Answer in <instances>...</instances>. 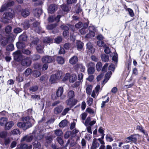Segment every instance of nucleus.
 Wrapping results in <instances>:
<instances>
[{"instance_id":"nucleus-57","label":"nucleus","mask_w":149,"mask_h":149,"mask_svg":"<svg viewBox=\"0 0 149 149\" xmlns=\"http://www.w3.org/2000/svg\"><path fill=\"white\" fill-rule=\"evenodd\" d=\"M12 133L13 134L19 135L20 132L18 129H15L12 131Z\"/></svg>"},{"instance_id":"nucleus-18","label":"nucleus","mask_w":149,"mask_h":149,"mask_svg":"<svg viewBox=\"0 0 149 149\" xmlns=\"http://www.w3.org/2000/svg\"><path fill=\"white\" fill-rule=\"evenodd\" d=\"M87 49L88 50V52L91 53H93L95 51V49L93 47L92 44L90 42H88L86 44Z\"/></svg>"},{"instance_id":"nucleus-3","label":"nucleus","mask_w":149,"mask_h":149,"mask_svg":"<svg viewBox=\"0 0 149 149\" xmlns=\"http://www.w3.org/2000/svg\"><path fill=\"white\" fill-rule=\"evenodd\" d=\"M88 29L89 32L86 36V37L88 38L93 37L95 35V32L96 31L95 28L93 26L91 25L88 27Z\"/></svg>"},{"instance_id":"nucleus-5","label":"nucleus","mask_w":149,"mask_h":149,"mask_svg":"<svg viewBox=\"0 0 149 149\" xmlns=\"http://www.w3.org/2000/svg\"><path fill=\"white\" fill-rule=\"evenodd\" d=\"M87 66L88 67V73L91 74H93L95 72V64L92 62L89 63H87Z\"/></svg>"},{"instance_id":"nucleus-58","label":"nucleus","mask_w":149,"mask_h":149,"mask_svg":"<svg viewBox=\"0 0 149 149\" xmlns=\"http://www.w3.org/2000/svg\"><path fill=\"white\" fill-rule=\"evenodd\" d=\"M40 57V56L37 54L33 55L32 56V58L33 60H38Z\"/></svg>"},{"instance_id":"nucleus-53","label":"nucleus","mask_w":149,"mask_h":149,"mask_svg":"<svg viewBox=\"0 0 149 149\" xmlns=\"http://www.w3.org/2000/svg\"><path fill=\"white\" fill-rule=\"evenodd\" d=\"M99 92L95 90H93L91 94V96L94 98H96V97L98 95Z\"/></svg>"},{"instance_id":"nucleus-13","label":"nucleus","mask_w":149,"mask_h":149,"mask_svg":"<svg viewBox=\"0 0 149 149\" xmlns=\"http://www.w3.org/2000/svg\"><path fill=\"white\" fill-rule=\"evenodd\" d=\"M11 141L10 138L9 137L6 138L4 139V141L1 139H0V143L2 146H7L9 144Z\"/></svg>"},{"instance_id":"nucleus-6","label":"nucleus","mask_w":149,"mask_h":149,"mask_svg":"<svg viewBox=\"0 0 149 149\" xmlns=\"http://www.w3.org/2000/svg\"><path fill=\"white\" fill-rule=\"evenodd\" d=\"M17 126L20 128H22L24 130H26L31 126L29 123H25V122H19L17 123Z\"/></svg>"},{"instance_id":"nucleus-9","label":"nucleus","mask_w":149,"mask_h":149,"mask_svg":"<svg viewBox=\"0 0 149 149\" xmlns=\"http://www.w3.org/2000/svg\"><path fill=\"white\" fill-rule=\"evenodd\" d=\"M57 9L56 5L55 4H52L50 5L48 8V12L49 13L52 14L54 13Z\"/></svg>"},{"instance_id":"nucleus-33","label":"nucleus","mask_w":149,"mask_h":149,"mask_svg":"<svg viewBox=\"0 0 149 149\" xmlns=\"http://www.w3.org/2000/svg\"><path fill=\"white\" fill-rule=\"evenodd\" d=\"M43 48L44 46L43 45H39L37 46L36 49L38 52L42 53L43 52Z\"/></svg>"},{"instance_id":"nucleus-2","label":"nucleus","mask_w":149,"mask_h":149,"mask_svg":"<svg viewBox=\"0 0 149 149\" xmlns=\"http://www.w3.org/2000/svg\"><path fill=\"white\" fill-rule=\"evenodd\" d=\"M13 13L10 12L6 13H4L3 16V17L4 19H2L1 21L4 24H7L9 22L8 20H9L12 19L13 16Z\"/></svg>"},{"instance_id":"nucleus-16","label":"nucleus","mask_w":149,"mask_h":149,"mask_svg":"<svg viewBox=\"0 0 149 149\" xmlns=\"http://www.w3.org/2000/svg\"><path fill=\"white\" fill-rule=\"evenodd\" d=\"M61 16L60 15H58L55 19L53 16L49 17L48 18V21L50 22H52L55 20L56 22H58L59 21L61 17Z\"/></svg>"},{"instance_id":"nucleus-14","label":"nucleus","mask_w":149,"mask_h":149,"mask_svg":"<svg viewBox=\"0 0 149 149\" xmlns=\"http://www.w3.org/2000/svg\"><path fill=\"white\" fill-rule=\"evenodd\" d=\"M33 138V136L32 135H26L21 139V141H25L28 142H30L32 140Z\"/></svg>"},{"instance_id":"nucleus-26","label":"nucleus","mask_w":149,"mask_h":149,"mask_svg":"<svg viewBox=\"0 0 149 149\" xmlns=\"http://www.w3.org/2000/svg\"><path fill=\"white\" fill-rule=\"evenodd\" d=\"M43 42L44 43H51L53 42V39L49 37H46L44 38Z\"/></svg>"},{"instance_id":"nucleus-7","label":"nucleus","mask_w":149,"mask_h":149,"mask_svg":"<svg viewBox=\"0 0 149 149\" xmlns=\"http://www.w3.org/2000/svg\"><path fill=\"white\" fill-rule=\"evenodd\" d=\"M13 55L14 60L17 61L20 60L22 58V54L19 51H17L14 52Z\"/></svg>"},{"instance_id":"nucleus-47","label":"nucleus","mask_w":149,"mask_h":149,"mask_svg":"<svg viewBox=\"0 0 149 149\" xmlns=\"http://www.w3.org/2000/svg\"><path fill=\"white\" fill-rule=\"evenodd\" d=\"M72 98H69V99L66 101V103L67 105L70 106V107H73L72 100Z\"/></svg>"},{"instance_id":"nucleus-15","label":"nucleus","mask_w":149,"mask_h":149,"mask_svg":"<svg viewBox=\"0 0 149 149\" xmlns=\"http://www.w3.org/2000/svg\"><path fill=\"white\" fill-rule=\"evenodd\" d=\"M63 92V87H60L58 88L56 92V95L58 97H60L61 98L63 99V97H61Z\"/></svg>"},{"instance_id":"nucleus-64","label":"nucleus","mask_w":149,"mask_h":149,"mask_svg":"<svg viewBox=\"0 0 149 149\" xmlns=\"http://www.w3.org/2000/svg\"><path fill=\"white\" fill-rule=\"evenodd\" d=\"M33 67L35 69L40 70L41 69V66L40 64L36 63L34 64Z\"/></svg>"},{"instance_id":"nucleus-23","label":"nucleus","mask_w":149,"mask_h":149,"mask_svg":"<svg viewBox=\"0 0 149 149\" xmlns=\"http://www.w3.org/2000/svg\"><path fill=\"white\" fill-rule=\"evenodd\" d=\"M136 141V138L135 135H132L126 139V141L127 142H130L131 141L135 142Z\"/></svg>"},{"instance_id":"nucleus-35","label":"nucleus","mask_w":149,"mask_h":149,"mask_svg":"<svg viewBox=\"0 0 149 149\" xmlns=\"http://www.w3.org/2000/svg\"><path fill=\"white\" fill-rule=\"evenodd\" d=\"M16 45L18 49L23 48L26 46L24 43L22 42H17L16 43Z\"/></svg>"},{"instance_id":"nucleus-52","label":"nucleus","mask_w":149,"mask_h":149,"mask_svg":"<svg viewBox=\"0 0 149 149\" xmlns=\"http://www.w3.org/2000/svg\"><path fill=\"white\" fill-rule=\"evenodd\" d=\"M93 102V99L91 97H89L87 99V103L89 106H91Z\"/></svg>"},{"instance_id":"nucleus-43","label":"nucleus","mask_w":149,"mask_h":149,"mask_svg":"<svg viewBox=\"0 0 149 149\" xmlns=\"http://www.w3.org/2000/svg\"><path fill=\"white\" fill-rule=\"evenodd\" d=\"M77 46L78 49L81 50L83 47V43L81 41H77Z\"/></svg>"},{"instance_id":"nucleus-19","label":"nucleus","mask_w":149,"mask_h":149,"mask_svg":"<svg viewBox=\"0 0 149 149\" xmlns=\"http://www.w3.org/2000/svg\"><path fill=\"white\" fill-rule=\"evenodd\" d=\"M22 120L24 122H25V123H29L30 124L32 125L31 122V120L34 121V120L33 119H32L31 117L29 116H26L25 117H23L22 118Z\"/></svg>"},{"instance_id":"nucleus-11","label":"nucleus","mask_w":149,"mask_h":149,"mask_svg":"<svg viewBox=\"0 0 149 149\" xmlns=\"http://www.w3.org/2000/svg\"><path fill=\"white\" fill-rule=\"evenodd\" d=\"M31 145L28 146L26 144H21L18 145L17 148L18 149H31Z\"/></svg>"},{"instance_id":"nucleus-27","label":"nucleus","mask_w":149,"mask_h":149,"mask_svg":"<svg viewBox=\"0 0 149 149\" xmlns=\"http://www.w3.org/2000/svg\"><path fill=\"white\" fill-rule=\"evenodd\" d=\"M124 8L125 10L128 11L131 17H133L134 16V14L133 10L131 9L127 8L126 6H125Z\"/></svg>"},{"instance_id":"nucleus-17","label":"nucleus","mask_w":149,"mask_h":149,"mask_svg":"<svg viewBox=\"0 0 149 149\" xmlns=\"http://www.w3.org/2000/svg\"><path fill=\"white\" fill-rule=\"evenodd\" d=\"M99 143L98 142L96 139H93L92 146L91 147V149H96L99 146Z\"/></svg>"},{"instance_id":"nucleus-30","label":"nucleus","mask_w":149,"mask_h":149,"mask_svg":"<svg viewBox=\"0 0 149 149\" xmlns=\"http://www.w3.org/2000/svg\"><path fill=\"white\" fill-rule=\"evenodd\" d=\"M112 74V72L111 71L108 72L105 75V77L103 82L106 83L108 80L109 79Z\"/></svg>"},{"instance_id":"nucleus-49","label":"nucleus","mask_w":149,"mask_h":149,"mask_svg":"<svg viewBox=\"0 0 149 149\" xmlns=\"http://www.w3.org/2000/svg\"><path fill=\"white\" fill-rule=\"evenodd\" d=\"M31 70L30 68L26 69L24 72V74L26 76H28L29 75L31 72Z\"/></svg>"},{"instance_id":"nucleus-39","label":"nucleus","mask_w":149,"mask_h":149,"mask_svg":"<svg viewBox=\"0 0 149 149\" xmlns=\"http://www.w3.org/2000/svg\"><path fill=\"white\" fill-rule=\"evenodd\" d=\"M75 96L74 92L72 90H70L68 93V97L69 98H72Z\"/></svg>"},{"instance_id":"nucleus-31","label":"nucleus","mask_w":149,"mask_h":149,"mask_svg":"<svg viewBox=\"0 0 149 149\" xmlns=\"http://www.w3.org/2000/svg\"><path fill=\"white\" fill-rule=\"evenodd\" d=\"M93 86L91 85H88L87 86L86 88V92L87 94L90 95L92 91Z\"/></svg>"},{"instance_id":"nucleus-20","label":"nucleus","mask_w":149,"mask_h":149,"mask_svg":"<svg viewBox=\"0 0 149 149\" xmlns=\"http://www.w3.org/2000/svg\"><path fill=\"white\" fill-rule=\"evenodd\" d=\"M75 68L77 69H80V71L84 72L85 70V67L81 64H77L75 66Z\"/></svg>"},{"instance_id":"nucleus-21","label":"nucleus","mask_w":149,"mask_h":149,"mask_svg":"<svg viewBox=\"0 0 149 149\" xmlns=\"http://www.w3.org/2000/svg\"><path fill=\"white\" fill-rule=\"evenodd\" d=\"M42 12V10L41 8H36L33 11L34 15L36 17H39L41 14Z\"/></svg>"},{"instance_id":"nucleus-40","label":"nucleus","mask_w":149,"mask_h":149,"mask_svg":"<svg viewBox=\"0 0 149 149\" xmlns=\"http://www.w3.org/2000/svg\"><path fill=\"white\" fill-rule=\"evenodd\" d=\"M12 27L10 26L7 25L6 26L5 28V31L7 34L9 33L11 31Z\"/></svg>"},{"instance_id":"nucleus-63","label":"nucleus","mask_w":149,"mask_h":149,"mask_svg":"<svg viewBox=\"0 0 149 149\" xmlns=\"http://www.w3.org/2000/svg\"><path fill=\"white\" fill-rule=\"evenodd\" d=\"M56 26V25L55 24H52L48 25L47 27V28L48 30H52L55 28Z\"/></svg>"},{"instance_id":"nucleus-1","label":"nucleus","mask_w":149,"mask_h":149,"mask_svg":"<svg viewBox=\"0 0 149 149\" xmlns=\"http://www.w3.org/2000/svg\"><path fill=\"white\" fill-rule=\"evenodd\" d=\"M45 130V129L44 128L38 129V128H36V129L33 132V134L37 135V137L36 138L37 140H40L43 138L44 136V134L39 133H40L44 131Z\"/></svg>"},{"instance_id":"nucleus-41","label":"nucleus","mask_w":149,"mask_h":149,"mask_svg":"<svg viewBox=\"0 0 149 149\" xmlns=\"http://www.w3.org/2000/svg\"><path fill=\"white\" fill-rule=\"evenodd\" d=\"M55 134L57 136H61L63 134V133L62 131L60 129H57L54 130Z\"/></svg>"},{"instance_id":"nucleus-22","label":"nucleus","mask_w":149,"mask_h":149,"mask_svg":"<svg viewBox=\"0 0 149 149\" xmlns=\"http://www.w3.org/2000/svg\"><path fill=\"white\" fill-rule=\"evenodd\" d=\"M63 109L62 107L61 106L56 107L54 109V113L56 115L58 114L61 113Z\"/></svg>"},{"instance_id":"nucleus-62","label":"nucleus","mask_w":149,"mask_h":149,"mask_svg":"<svg viewBox=\"0 0 149 149\" xmlns=\"http://www.w3.org/2000/svg\"><path fill=\"white\" fill-rule=\"evenodd\" d=\"M22 52L24 54L28 55L30 54L31 52L27 49H23L22 50Z\"/></svg>"},{"instance_id":"nucleus-46","label":"nucleus","mask_w":149,"mask_h":149,"mask_svg":"<svg viewBox=\"0 0 149 149\" xmlns=\"http://www.w3.org/2000/svg\"><path fill=\"white\" fill-rule=\"evenodd\" d=\"M7 136V133L6 132H2L0 133V137L1 138L5 139Z\"/></svg>"},{"instance_id":"nucleus-34","label":"nucleus","mask_w":149,"mask_h":149,"mask_svg":"<svg viewBox=\"0 0 149 149\" xmlns=\"http://www.w3.org/2000/svg\"><path fill=\"white\" fill-rule=\"evenodd\" d=\"M101 57L102 61L106 62L109 60V57L105 54H102Z\"/></svg>"},{"instance_id":"nucleus-8","label":"nucleus","mask_w":149,"mask_h":149,"mask_svg":"<svg viewBox=\"0 0 149 149\" xmlns=\"http://www.w3.org/2000/svg\"><path fill=\"white\" fill-rule=\"evenodd\" d=\"M42 60L44 63H49L52 62L54 60V59L52 57L46 56L43 57Z\"/></svg>"},{"instance_id":"nucleus-61","label":"nucleus","mask_w":149,"mask_h":149,"mask_svg":"<svg viewBox=\"0 0 149 149\" xmlns=\"http://www.w3.org/2000/svg\"><path fill=\"white\" fill-rule=\"evenodd\" d=\"M61 7L64 11L67 12L68 10V7L65 5H62Z\"/></svg>"},{"instance_id":"nucleus-60","label":"nucleus","mask_w":149,"mask_h":149,"mask_svg":"<svg viewBox=\"0 0 149 149\" xmlns=\"http://www.w3.org/2000/svg\"><path fill=\"white\" fill-rule=\"evenodd\" d=\"M117 55H118L117 54L114 53V56H113L112 58V60L113 61L116 63L118 61Z\"/></svg>"},{"instance_id":"nucleus-55","label":"nucleus","mask_w":149,"mask_h":149,"mask_svg":"<svg viewBox=\"0 0 149 149\" xmlns=\"http://www.w3.org/2000/svg\"><path fill=\"white\" fill-rule=\"evenodd\" d=\"M38 87L37 86H34L31 87L29 88L30 91L32 92H35L37 90Z\"/></svg>"},{"instance_id":"nucleus-29","label":"nucleus","mask_w":149,"mask_h":149,"mask_svg":"<svg viewBox=\"0 0 149 149\" xmlns=\"http://www.w3.org/2000/svg\"><path fill=\"white\" fill-rule=\"evenodd\" d=\"M14 125V123L12 121L6 123L5 125V128L6 130H9Z\"/></svg>"},{"instance_id":"nucleus-10","label":"nucleus","mask_w":149,"mask_h":149,"mask_svg":"<svg viewBox=\"0 0 149 149\" xmlns=\"http://www.w3.org/2000/svg\"><path fill=\"white\" fill-rule=\"evenodd\" d=\"M91 118L90 117H88L84 123L86 126L88 125L92 126L96 123V120H95L92 121H91Z\"/></svg>"},{"instance_id":"nucleus-28","label":"nucleus","mask_w":149,"mask_h":149,"mask_svg":"<svg viewBox=\"0 0 149 149\" xmlns=\"http://www.w3.org/2000/svg\"><path fill=\"white\" fill-rule=\"evenodd\" d=\"M21 26L25 29H27L29 26V22L28 20L24 21L23 23L21 24Z\"/></svg>"},{"instance_id":"nucleus-45","label":"nucleus","mask_w":149,"mask_h":149,"mask_svg":"<svg viewBox=\"0 0 149 149\" xmlns=\"http://www.w3.org/2000/svg\"><path fill=\"white\" fill-rule=\"evenodd\" d=\"M56 79H57L55 77V75H52L49 79V81L51 84L54 83L56 82Z\"/></svg>"},{"instance_id":"nucleus-24","label":"nucleus","mask_w":149,"mask_h":149,"mask_svg":"<svg viewBox=\"0 0 149 149\" xmlns=\"http://www.w3.org/2000/svg\"><path fill=\"white\" fill-rule=\"evenodd\" d=\"M30 14L29 10L28 9H23L21 11V15L24 17H26Z\"/></svg>"},{"instance_id":"nucleus-32","label":"nucleus","mask_w":149,"mask_h":149,"mask_svg":"<svg viewBox=\"0 0 149 149\" xmlns=\"http://www.w3.org/2000/svg\"><path fill=\"white\" fill-rule=\"evenodd\" d=\"M77 79V76L75 74H73L70 75L69 81L70 82H74Z\"/></svg>"},{"instance_id":"nucleus-37","label":"nucleus","mask_w":149,"mask_h":149,"mask_svg":"<svg viewBox=\"0 0 149 149\" xmlns=\"http://www.w3.org/2000/svg\"><path fill=\"white\" fill-rule=\"evenodd\" d=\"M62 72L61 71H58L56 74H54L53 75H55V77L57 79H60L62 77Z\"/></svg>"},{"instance_id":"nucleus-54","label":"nucleus","mask_w":149,"mask_h":149,"mask_svg":"<svg viewBox=\"0 0 149 149\" xmlns=\"http://www.w3.org/2000/svg\"><path fill=\"white\" fill-rule=\"evenodd\" d=\"M22 31V29L21 28L19 27L15 28L13 30L14 32L16 34L19 33L21 32Z\"/></svg>"},{"instance_id":"nucleus-48","label":"nucleus","mask_w":149,"mask_h":149,"mask_svg":"<svg viewBox=\"0 0 149 149\" xmlns=\"http://www.w3.org/2000/svg\"><path fill=\"white\" fill-rule=\"evenodd\" d=\"M88 31V29L87 28H82L81 29L79 30V32L81 34H85Z\"/></svg>"},{"instance_id":"nucleus-42","label":"nucleus","mask_w":149,"mask_h":149,"mask_svg":"<svg viewBox=\"0 0 149 149\" xmlns=\"http://www.w3.org/2000/svg\"><path fill=\"white\" fill-rule=\"evenodd\" d=\"M7 122V119L5 118H2L0 119V125L1 126L4 125Z\"/></svg>"},{"instance_id":"nucleus-12","label":"nucleus","mask_w":149,"mask_h":149,"mask_svg":"<svg viewBox=\"0 0 149 149\" xmlns=\"http://www.w3.org/2000/svg\"><path fill=\"white\" fill-rule=\"evenodd\" d=\"M2 41L1 42V45L4 46L6 45L8 42L7 38L4 36L0 34V41Z\"/></svg>"},{"instance_id":"nucleus-51","label":"nucleus","mask_w":149,"mask_h":149,"mask_svg":"<svg viewBox=\"0 0 149 149\" xmlns=\"http://www.w3.org/2000/svg\"><path fill=\"white\" fill-rule=\"evenodd\" d=\"M102 64L100 62H98L96 65V68L98 71H100L102 67Z\"/></svg>"},{"instance_id":"nucleus-56","label":"nucleus","mask_w":149,"mask_h":149,"mask_svg":"<svg viewBox=\"0 0 149 149\" xmlns=\"http://www.w3.org/2000/svg\"><path fill=\"white\" fill-rule=\"evenodd\" d=\"M33 74L34 76L35 77H38L41 74L40 72L36 70L34 71Z\"/></svg>"},{"instance_id":"nucleus-59","label":"nucleus","mask_w":149,"mask_h":149,"mask_svg":"<svg viewBox=\"0 0 149 149\" xmlns=\"http://www.w3.org/2000/svg\"><path fill=\"white\" fill-rule=\"evenodd\" d=\"M56 140L59 144L61 145L62 146L63 144L64 141L62 138L60 137H58L56 138Z\"/></svg>"},{"instance_id":"nucleus-36","label":"nucleus","mask_w":149,"mask_h":149,"mask_svg":"<svg viewBox=\"0 0 149 149\" xmlns=\"http://www.w3.org/2000/svg\"><path fill=\"white\" fill-rule=\"evenodd\" d=\"M19 40L20 41H25L27 38V37L25 34H23L19 37Z\"/></svg>"},{"instance_id":"nucleus-50","label":"nucleus","mask_w":149,"mask_h":149,"mask_svg":"<svg viewBox=\"0 0 149 149\" xmlns=\"http://www.w3.org/2000/svg\"><path fill=\"white\" fill-rule=\"evenodd\" d=\"M71 107H70L65 108L62 113V115L63 116L65 115L68 113V112L71 109Z\"/></svg>"},{"instance_id":"nucleus-38","label":"nucleus","mask_w":149,"mask_h":149,"mask_svg":"<svg viewBox=\"0 0 149 149\" xmlns=\"http://www.w3.org/2000/svg\"><path fill=\"white\" fill-rule=\"evenodd\" d=\"M56 60L58 63L60 64H63L64 62V59L61 56L58 57Z\"/></svg>"},{"instance_id":"nucleus-4","label":"nucleus","mask_w":149,"mask_h":149,"mask_svg":"<svg viewBox=\"0 0 149 149\" xmlns=\"http://www.w3.org/2000/svg\"><path fill=\"white\" fill-rule=\"evenodd\" d=\"M21 65L24 66L28 67L31 64V60L29 57H26L22 60L21 61Z\"/></svg>"},{"instance_id":"nucleus-25","label":"nucleus","mask_w":149,"mask_h":149,"mask_svg":"<svg viewBox=\"0 0 149 149\" xmlns=\"http://www.w3.org/2000/svg\"><path fill=\"white\" fill-rule=\"evenodd\" d=\"M78 61V58L77 56H74L71 58L69 60L70 63L72 64L76 63Z\"/></svg>"},{"instance_id":"nucleus-44","label":"nucleus","mask_w":149,"mask_h":149,"mask_svg":"<svg viewBox=\"0 0 149 149\" xmlns=\"http://www.w3.org/2000/svg\"><path fill=\"white\" fill-rule=\"evenodd\" d=\"M67 123V121L64 120L62 121L59 123V125L61 127H63L66 125Z\"/></svg>"}]
</instances>
